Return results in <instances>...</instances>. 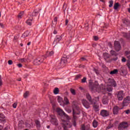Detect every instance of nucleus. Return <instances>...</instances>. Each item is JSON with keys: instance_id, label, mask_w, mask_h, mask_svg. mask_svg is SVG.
I'll return each mask as SVG.
<instances>
[{"instance_id": "obj_52", "label": "nucleus", "mask_w": 130, "mask_h": 130, "mask_svg": "<svg viewBox=\"0 0 130 130\" xmlns=\"http://www.w3.org/2000/svg\"><path fill=\"white\" fill-rule=\"evenodd\" d=\"M23 15H22V13H20L18 16V18H20V19H22V16Z\"/></svg>"}, {"instance_id": "obj_17", "label": "nucleus", "mask_w": 130, "mask_h": 130, "mask_svg": "<svg viewBox=\"0 0 130 130\" xmlns=\"http://www.w3.org/2000/svg\"><path fill=\"white\" fill-rule=\"evenodd\" d=\"M118 71L119 72L121 75H124V73H125V68H124L123 67H122Z\"/></svg>"}, {"instance_id": "obj_51", "label": "nucleus", "mask_w": 130, "mask_h": 130, "mask_svg": "<svg viewBox=\"0 0 130 130\" xmlns=\"http://www.w3.org/2000/svg\"><path fill=\"white\" fill-rule=\"evenodd\" d=\"M93 38H94V40H95V41H97V40H98V39H99V38H98V37H97V36H94L93 37Z\"/></svg>"}, {"instance_id": "obj_16", "label": "nucleus", "mask_w": 130, "mask_h": 130, "mask_svg": "<svg viewBox=\"0 0 130 130\" xmlns=\"http://www.w3.org/2000/svg\"><path fill=\"white\" fill-rule=\"evenodd\" d=\"M109 100L108 99V97H107L106 96H104L103 98L102 102H103V104H108Z\"/></svg>"}, {"instance_id": "obj_61", "label": "nucleus", "mask_w": 130, "mask_h": 130, "mask_svg": "<svg viewBox=\"0 0 130 130\" xmlns=\"http://www.w3.org/2000/svg\"><path fill=\"white\" fill-rule=\"evenodd\" d=\"M127 66L128 68V69H130V61H128L127 63Z\"/></svg>"}, {"instance_id": "obj_2", "label": "nucleus", "mask_w": 130, "mask_h": 130, "mask_svg": "<svg viewBox=\"0 0 130 130\" xmlns=\"http://www.w3.org/2000/svg\"><path fill=\"white\" fill-rule=\"evenodd\" d=\"M46 57V56H42V57L36 58L34 60V64L35 66H40L41 64L44 61V58H45Z\"/></svg>"}, {"instance_id": "obj_49", "label": "nucleus", "mask_w": 130, "mask_h": 130, "mask_svg": "<svg viewBox=\"0 0 130 130\" xmlns=\"http://www.w3.org/2000/svg\"><path fill=\"white\" fill-rule=\"evenodd\" d=\"M8 64L10 65L13 64V60H8Z\"/></svg>"}, {"instance_id": "obj_30", "label": "nucleus", "mask_w": 130, "mask_h": 130, "mask_svg": "<svg viewBox=\"0 0 130 130\" xmlns=\"http://www.w3.org/2000/svg\"><path fill=\"white\" fill-rule=\"evenodd\" d=\"M30 32L28 31H25L22 35V37H28Z\"/></svg>"}, {"instance_id": "obj_19", "label": "nucleus", "mask_w": 130, "mask_h": 130, "mask_svg": "<svg viewBox=\"0 0 130 130\" xmlns=\"http://www.w3.org/2000/svg\"><path fill=\"white\" fill-rule=\"evenodd\" d=\"M122 91H120L118 93V95H117V97H118V100H120V101H121L123 99V97H122Z\"/></svg>"}, {"instance_id": "obj_6", "label": "nucleus", "mask_w": 130, "mask_h": 130, "mask_svg": "<svg viewBox=\"0 0 130 130\" xmlns=\"http://www.w3.org/2000/svg\"><path fill=\"white\" fill-rule=\"evenodd\" d=\"M64 130H69V128L72 127V125L70 124V122H64L62 123Z\"/></svg>"}, {"instance_id": "obj_31", "label": "nucleus", "mask_w": 130, "mask_h": 130, "mask_svg": "<svg viewBox=\"0 0 130 130\" xmlns=\"http://www.w3.org/2000/svg\"><path fill=\"white\" fill-rule=\"evenodd\" d=\"M54 94H58V93H59V89H58V88L56 87L55 88V89H54L53 91Z\"/></svg>"}, {"instance_id": "obj_26", "label": "nucleus", "mask_w": 130, "mask_h": 130, "mask_svg": "<svg viewBox=\"0 0 130 130\" xmlns=\"http://www.w3.org/2000/svg\"><path fill=\"white\" fill-rule=\"evenodd\" d=\"M123 23L125 25H126V26H128L130 24L129 20H127V19H123Z\"/></svg>"}, {"instance_id": "obj_7", "label": "nucleus", "mask_w": 130, "mask_h": 130, "mask_svg": "<svg viewBox=\"0 0 130 130\" xmlns=\"http://www.w3.org/2000/svg\"><path fill=\"white\" fill-rule=\"evenodd\" d=\"M81 102L83 106L86 108V109L90 108V103H89L87 100L83 99L81 101Z\"/></svg>"}, {"instance_id": "obj_13", "label": "nucleus", "mask_w": 130, "mask_h": 130, "mask_svg": "<svg viewBox=\"0 0 130 130\" xmlns=\"http://www.w3.org/2000/svg\"><path fill=\"white\" fill-rule=\"evenodd\" d=\"M120 109H122V108L120 109L117 106H115L113 109V114H118V111Z\"/></svg>"}, {"instance_id": "obj_44", "label": "nucleus", "mask_w": 130, "mask_h": 130, "mask_svg": "<svg viewBox=\"0 0 130 130\" xmlns=\"http://www.w3.org/2000/svg\"><path fill=\"white\" fill-rule=\"evenodd\" d=\"M93 71L96 75H99L100 73H99V71L98 70L94 68Z\"/></svg>"}, {"instance_id": "obj_11", "label": "nucleus", "mask_w": 130, "mask_h": 130, "mask_svg": "<svg viewBox=\"0 0 130 130\" xmlns=\"http://www.w3.org/2000/svg\"><path fill=\"white\" fill-rule=\"evenodd\" d=\"M51 122L53 124H55V125H57V120L56 118L54 116H51Z\"/></svg>"}, {"instance_id": "obj_14", "label": "nucleus", "mask_w": 130, "mask_h": 130, "mask_svg": "<svg viewBox=\"0 0 130 130\" xmlns=\"http://www.w3.org/2000/svg\"><path fill=\"white\" fill-rule=\"evenodd\" d=\"M130 101V97L127 96L123 101V106H125Z\"/></svg>"}, {"instance_id": "obj_34", "label": "nucleus", "mask_w": 130, "mask_h": 130, "mask_svg": "<svg viewBox=\"0 0 130 130\" xmlns=\"http://www.w3.org/2000/svg\"><path fill=\"white\" fill-rule=\"evenodd\" d=\"M107 91L111 92L112 91V87L111 85L108 86L107 87Z\"/></svg>"}, {"instance_id": "obj_43", "label": "nucleus", "mask_w": 130, "mask_h": 130, "mask_svg": "<svg viewBox=\"0 0 130 130\" xmlns=\"http://www.w3.org/2000/svg\"><path fill=\"white\" fill-rule=\"evenodd\" d=\"M57 100H58V102H59V103H61V101H62V98H61V97L58 96Z\"/></svg>"}, {"instance_id": "obj_22", "label": "nucleus", "mask_w": 130, "mask_h": 130, "mask_svg": "<svg viewBox=\"0 0 130 130\" xmlns=\"http://www.w3.org/2000/svg\"><path fill=\"white\" fill-rule=\"evenodd\" d=\"M72 105L73 106V109H75L76 111L79 110V107L77 106V103L76 102H73Z\"/></svg>"}, {"instance_id": "obj_60", "label": "nucleus", "mask_w": 130, "mask_h": 130, "mask_svg": "<svg viewBox=\"0 0 130 130\" xmlns=\"http://www.w3.org/2000/svg\"><path fill=\"white\" fill-rule=\"evenodd\" d=\"M17 67H18V68H22V67H23V65H22V64L21 63H19L17 64Z\"/></svg>"}, {"instance_id": "obj_57", "label": "nucleus", "mask_w": 130, "mask_h": 130, "mask_svg": "<svg viewBox=\"0 0 130 130\" xmlns=\"http://www.w3.org/2000/svg\"><path fill=\"white\" fill-rule=\"evenodd\" d=\"M76 121H77V120H74V121H73V125L74 126H76L77 125V123H76Z\"/></svg>"}, {"instance_id": "obj_15", "label": "nucleus", "mask_w": 130, "mask_h": 130, "mask_svg": "<svg viewBox=\"0 0 130 130\" xmlns=\"http://www.w3.org/2000/svg\"><path fill=\"white\" fill-rule=\"evenodd\" d=\"M56 112L60 116L63 115V114L64 113V112H63V111H62V110L59 108H57Z\"/></svg>"}, {"instance_id": "obj_35", "label": "nucleus", "mask_w": 130, "mask_h": 130, "mask_svg": "<svg viewBox=\"0 0 130 130\" xmlns=\"http://www.w3.org/2000/svg\"><path fill=\"white\" fill-rule=\"evenodd\" d=\"M123 37L126 38L127 39H129V34H127L126 33H124L123 34Z\"/></svg>"}, {"instance_id": "obj_42", "label": "nucleus", "mask_w": 130, "mask_h": 130, "mask_svg": "<svg viewBox=\"0 0 130 130\" xmlns=\"http://www.w3.org/2000/svg\"><path fill=\"white\" fill-rule=\"evenodd\" d=\"M87 82V78L84 77L82 80H81V83H86Z\"/></svg>"}, {"instance_id": "obj_38", "label": "nucleus", "mask_w": 130, "mask_h": 130, "mask_svg": "<svg viewBox=\"0 0 130 130\" xmlns=\"http://www.w3.org/2000/svg\"><path fill=\"white\" fill-rule=\"evenodd\" d=\"M70 91L73 95H76V90L73 88L70 89Z\"/></svg>"}, {"instance_id": "obj_25", "label": "nucleus", "mask_w": 130, "mask_h": 130, "mask_svg": "<svg viewBox=\"0 0 130 130\" xmlns=\"http://www.w3.org/2000/svg\"><path fill=\"white\" fill-rule=\"evenodd\" d=\"M92 126L93 127H97L98 126V122L96 120H94L92 122Z\"/></svg>"}, {"instance_id": "obj_41", "label": "nucleus", "mask_w": 130, "mask_h": 130, "mask_svg": "<svg viewBox=\"0 0 130 130\" xmlns=\"http://www.w3.org/2000/svg\"><path fill=\"white\" fill-rule=\"evenodd\" d=\"M81 77H82V75H81V74L77 75H76V76L75 78V80H78V79L81 78Z\"/></svg>"}, {"instance_id": "obj_50", "label": "nucleus", "mask_w": 130, "mask_h": 130, "mask_svg": "<svg viewBox=\"0 0 130 130\" xmlns=\"http://www.w3.org/2000/svg\"><path fill=\"white\" fill-rule=\"evenodd\" d=\"M17 103H15L13 105V108H17Z\"/></svg>"}, {"instance_id": "obj_24", "label": "nucleus", "mask_w": 130, "mask_h": 130, "mask_svg": "<svg viewBox=\"0 0 130 130\" xmlns=\"http://www.w3.org/2000/svg\"><path fill=\"white\" fill-rule=\"evenodd\" d=\"M117 73H118V70L114 69V70H113L110 72V75H116V74H117Z\"/></svg>"}, {"instance_id": "obj_32", "label": "nucleus", "mask_w": 130, "mask_h": 130, "mask_svg": "<svg viewBox=\"0 0 130 130\" xmlns=\"http://www.w3.org/2000/svg\"><path fill=\"white\" fill-rule=\"evenodd\" d=\"M119 7V3H117L114 4V10H117V9H118Z\"/></svg>"}, {"instance_id": "obj_45", "label": "nucleus", "mask_w": 130, "mask_h": 130, "mask_svg": "<svg viewBox=\"0 0 130 130\" xmlns=\"http://www.w3.org/2000/svg\"><path fill=\"white\" fill-rule=\"evenodd\" d=\"M47 53H49V56H51V55H53V53H54V52H53V51H50L49 52H47Z\"/></svg>"}, {"instance_id": "obj_27", "label": "nucleus", "mask_w": 130, "mask_h": 130, "mask_svg": "<svg viewBox=\"0 0 130 130\" xmlns=\"http://www.w3.org/2000/svg\"><path fill=\"white\" fill-rule=\"evenodd\" d=\"M33 21V19H29L26 21V23L27 24V25H29V26H31L32 25V21Z\"/></svg>"}, {"instance_id": "obj_12", "label": "nucleus", "mask_w": 130, "mask_h": 130, "mask_svg": "<svg viewBox=\"0 0 130 130\" xmlns=\"http://www.w3.org/2000/svg\"><path fill=\"white\" fill-rule=\"evenodd\" d=\"M68 61V58L67 57H62L61 59L60 63L62 66H65Z\"/></svg>"}, {"instance_id": "obj_33", "label": "nucleus", "mask_w": 130, "mask_h": 130, "mask_svg": "<svg viewBox=\"0 0 130 130\" xmlns=\"http://www.w3.org/2000/svg\"><path fill=\"white\" fill-rule=\"evenodd\" d=\"M104 56L105 59H107L108 58H109L110 55L108 53H104Z\"/></svg>"}, {"instance_id": "obj_56", "label": "nucleus", "mask_w": 130, "mask_h": 130, "mask_svg": "<svg viewBox=\"0 0 130 130\" xmlns=\"http://www.w3.org/2000/svg\"><path fill=\"white\" fill-rule=\"evenodd\" d=\"M80 60L81 61H85V60H86V58H85L84 57H81L80 58Z\"/></svg>"}, {"instance_id": "obj_63", "label": "nucleus", "mask_w": 130, "mask_h": 130, "mask_svg": "<svg viewBox=\"0 0 130 130\" xmlns=\"http://www.w3.org/2000/svg\"><path fill=\"white\" fill-rule=\"evenodd\" d=\"M111 127H112V126H108L107 127V129H109V128H111Z\"/></svg>"}, {"instance_id": "obj_9", "label": "nucleus", "mask_w": 130, "mask_h": 130, "mask_svg": "<svg viewBox=\"0 0 130 130\" xmlns=\"http://www.w3.org/2000/svg\"><path fill=\"white\" fill-rule=\"evenodd\" d=\"M101 115L103 117H106V116H108L109 115V113L106 110H102L101 111Z\"/></svg>"}, {"instance_id": "obj_53", "label": "nucleus", "mask_w": 130, "mask_h": 130, "mask_svg": "<svg viewBox=\"0 0 130 130\" xmlns=\"http://www.w3.org/2000/svg\"><path fill=\"white\" fill-rule=\"evenodd\" d=\"M124 112H125L126 114H128L129 113H130V110L128 109L126 111H124Z\"/></svg>"}, {"instance_id": "obj_23", "label": "nucleus", "mask_w": 130, "mask_h": 130, "mask_svg": "<svg viewBox=\"0 0 130 130\" xmlns=\"http://www.w3.org/2000/svg\"><path fill=\"white\" fill-rule=\"evenodd\" d=\"M110 54L112 56H117V55H118V54L115 52L114 50H111L110 51Z\"/></svg>"}, {"instance_id": "obj_58", "label": "nucleus", "mask_w": 130, "mask_h": 130, "mask_svg": "<svg viewBox=\"0 0 130 130\" xmlns=\"http://www.w3.org/2000/svg\"><path fill=\"white\" fill-rule=\"evenodd\" d=\"M69 24V19H66L65 21V25L67 26Z\"/></svg>"}, {"instance_id": "obj_54", "label": "nucleus", "mask_w": 130, "mask_h": 130, "mask_svg": "<svg viewBox=\"0 0 130 130\" xmlns=\"http://www.w3.org/2000/svg\"><path fill=\"white\" fill-rule=\"evenodd\" d=\"M36 123L37 125H40V121H39L38 120H37L36 121Z\"/></svg>"}, {"instance_id": "obj_21", "label": "nucleus", "mask_w": 130, "mask_h": 130, "mask_svg": "<svg viewBox=\"0 0 130 130\" xmlns=\"http://www.w3.org/2000/svg\"><path fill=\"white\" fill-rule=\"evenodd\" d=\"M6 116L4 115L0 117V122H6Z\"/></svg>"}, {"instance_id": "obj_48", "label": "nucleus", "mask_w": 130, "mask_h": 130, "mask_svg": "<svg viewBox=\"0 0 130 130\" xmlns=\"http://www.w3.org/2000/svg\"><path fill=\"white\" fill-rule=\"evenodd\" d=\"M54 22H55V25H56L57 24V17H55L54 18Z\"/></svg>"}, {"instance_id": "obj_55", "label": "nucleus", "mask_w": 130, "mask_h": 130, "mask_svg": "<svg viewBox=\"0 0 130 130\" xmlns=\"http://www.w3.org/2000/svg\"><path fill=\"white\" fill-rule=\"evenodd\" d=\"M122 62H125V61H126V59H125V58L123 57L122 58Z\"/></svg>"}, {"instance_id": "obj_28", "label": "nucleus", "mask_w": 130, "mask_h": 130, "mask_svg": "<svg viewBox=\"0 0 130 130\" xmlns=\"http://www.w3.org/2000/svg\"><path fill=\"white\" fill-rule=\"evenodd\" d=\"M125 56H126L127 58H128V59H130V51H125Z\"/></svg>"}, {"instance_id": "obj_46", "label": "nucleus", "mask_w": 130, "mask_h": 130, "mask_svg": "<svg viewBox=\"0 0 130 130\" xmlns=\"http://www.w3.org/2000/svg\"><path fill=\"white\" fill-rule=\"evenodd\" d=\"M19 60H20L21 62H26V61H27V60L25 58H21Z\"/></svg>"}, {"instance_id": "obj_39", "label": "nucleus", "mask_w": 130, "mask_h": 130, "mask_svg": "<svg viewBox=\"0 0 130 130\" xmlns=\"http://www.w3.org/2000/svg\"><path fill=\"white\" fill-rule=\"evenodd\" d=\"M109 4H110L109 6V8H112V6H113V1L112 0L110 1Z\"/></svg>"}, {"instance_id": "obj_5", "label": "nucleus", "mask_w": 130, "mask_h": 130, "mask_svg": "<svg viewBox=\"0 0 130 130\" xmlns=\"http://www.w3.org/2000/svg\"><path fill=\"white\" fill-rule=\"evenodd\" d=\"M80 113H81V112L80 111L77 112L76 109H73V120H78V116H77V115H80Z\"/></svg>"}, {"instance_id": "obj_8", "label": "nucleus", "mask_w": 130, "mask_h": 130, "mask_svg": "<svg viewBox=\"0 0 130 130\" xmlns=\"http://www.w3.org/2000/svg\"><path fill=\"white\" fill-rule=\"evenodd\" d=\"M86 97L87 100L90 102V104H95V100H92V97L91 96V95H90V93H87L86 94Z\"/></svg>"}, {"instance_id": "obj_1", "label": "nucleus", "mask_w": 130, "mask_h": 130, "mask_svg": "<svg viewBox=\"0 0 130 130\" xmlns=\"http://www.w3.org/2000/svg\"><path fill=\"white\" fill-rule=\"evenodd\" d=\"M89 87L92 92H98L100 90H103V84L99 85L98 81H95L94 83L92 81L89 82Z\"/></svg>"}, {"instance_id": "obj_3", "label": "nucleus", "mask_w": 130, "mask_h": 130, "mask_svg": "<svg viewBox=\"0 0 130 130\" xmlns=\"http://www.w3.org/2000/svg\"><path fill=\"white\" fill-rule=\"evenodd\" d=\"M127 127H128V124H127V122H122L118 125V129L119 130H122L125 128H127Z\"/></svg>"}, {"instance_id": "obj_18", "label": "nucleus", "mask_w": 130, "mask_h": 130, "mask_svg": "<svg viewBox=\"0 0 130 130\" xmlns=\"http://www.w3.org/2000/svg\"><path fill=\"white\" fill-rule=\"evenodd\" d=\"M56 40L54 41L53 44H55V42H59L61 39H62V37H61V35L60 36H56Z\"/></svg>"}, {"instance_id": "obj_47", "label": "nucleus", "mask_w": 130, "mask_h": 130, "mask_svg": "<svg viewBox=\"0 0 130 130\" xmlns=\"http://www.w3.org/2000/svg\"><path fill=\"white\" fill-rule=\"evenodd\" d=\"M3 86V80H2V76L0 75V86Z\"/></svg>"}, {"instance_id": "obj_59", "label": "nucleus", "mask_w": 130, "mask_h": 130, "mask_svg": "<svg viewBox=\"0 0 130 130\" xmlns=\"http://www.w3.org/2000/svg\"><path fill=\"white\" fill-rule=\"evenodd\" d=\"M81 130H86V129L85 128V126L84 125H82L81 126Z\"/></svg>"}, {"instance_id": "obj_40", "label": "nucleus", "mask_w": 130, "mask_h": 130, "mask_svg": "<svg viewBox=\"0 0 130 130\" xmlns=\"http://www.w3.org/2000/svg\"><path fill=\"white\" fill-rule=\"evenodd\" d=\"M63 115H64V116H65V117H66L67 119H71V118L70 117V116L68 115V114H66L65 113H64L63 114Z\"/></svg>"}, {"instance_id": "obj_36", "label": "nucleus", "mask_w": 130, "mask_h": 130, "mask_svg": "<svg viewBox=\"0 0 130 130\" xmlns=\"http://www.w3.org/2000/svg\"><path fill=\"white\" fill-rule=\"evenodd\" d=\"M111 85L112 86H113V87H116L117 85H116V82H115V81H114V80H111Z\"/></svg>"}, {"instance_id": "obj_64", "label": "nucleus", "mask_w": 130, "mask_h": 130, "mask_svg": "<svg viewBox=\"0 0 130 130\" xmlns=\"http://www.w3.org/2000/svg\"><path fill=\"white\" fill-rule=\"evenodd\" d=\"M53 33H54V34H57V31H56V30H54Z\"/></svg>"}, {"instance_id": "obj_62", "label": "nucleus", "mask_w": 130, "mask_h": 130, "mask_svg": "<svg viewBox=\"0 0 130 130\" xmlns=\"http://www.w3.org/2000/svg\"><path fill=\"white\" fill-rule=\"evenodd\" d=\"M0 26L4 28L5 26H4V24L0 22Z\"/></svg>"}, {"instance_id": "obj_4", "label": "nucleus", "mask_w": 130, "mask_h": 130, "mask_svg": "<svg viewBox=\"0 0 130 130\" xmlns=\"http://www.w3.org/2000/svg\"><path fill=\"white\" fill-rule=\"evenodd\" d=\"M114 48L116 51H119L121 49V45L118 41H115L114 43Z\"/></svg>"}, {"instance_id": "obj_20", "label": "nucleus", "mask_w": 130, "mask_h": 130, "mask_svg": "<svg viewBox=\"0 0 130 130\" xmlns=\"http://www.w3.org/2000/svg\"><path fill=\"white\" fill-rule=\"evenodd\" d=\"M95 104H91L92 105H93V108H94V110H95V111H99V109L98 108H99V106H98V105L96 104V102H95Z\"/></svg>"}, {"instance_id": "obj_10", "label": "nucleus", "mask_w": 130, "mask_h": 130, "mask_svg": "<svg viewBox=\"0 0 130 130\" xmlns=\"http://www.w3.org/2000/svg\"><path fill=\"white\" fill-rule=\"evenodd\" d=\"M60 48H61V44H57L54 46L55 52H58L60 50Z\"/></svg>"}, {"instance_id": "obj_37", "label": "nucleus", "mask_w": 130, "mask_h": 130, "mask_svg": "<svg viewBox=\"0 0 130 130\" xmlns=\"http://www.w3.org/2000/svg\"><path fill=\"white\" fill-rule=\"evenodd\" d=\"M29 96V91H26L24 94H23V97L24 98H27Z\"/></svg>"}, {"instance_id": "obj_29", "label": "nucleus", "mask_w": 130, "mask_h": 130, "mask_svg": "<svg viewBox=\"0 0 130 130\" xmlns=\"http://www.w3.org/2000/svg\"><path fill=\"white\" fill-rule=\"evenodd\" d=\"M64 101L65 102L66 105H69V104H70V101H69V99H68V98L64 97Z\"/></svg>"}]
</instances>
